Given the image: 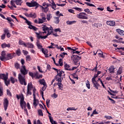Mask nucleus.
Returning <instances> with one entry per match:
<instances>
[{"label":"nucleus","instance_id":"5701e85b","mask_svg":"<svg viewBox=\"0 0 124 124\" xmlns=\"http://www.w3.org/2000/svg\"><path fill=\"white\" fill-rule=\"evenodd\" d=\"M76 21L75 20H73V21H66V24L67 25H73L74 24H76Z\"/></svg>","mask_w":124,"mask_h":124},{"label":"nucleus","instance_id":"2f4dec72","mask_svg":"<svg viewBox=\"0 0 124 124\" xmlns=\"http://www.w3.org/2000/svg\"><path fill=\"white\" fill-rule=\"evenodd\" d=\"M5 85H6V86H7V87H8V85H10V80H7V79H6L4 80Z\"/></svg>","mask_w":124,"mask_h":124},{"label":"nucleus","instance_id":"e433bc0d","mask_svg":"<svg viewBox=\"0 0 124 124\" xmlns=\"http://www.w3.org/2000/svg\"><path fill=\"white\" fill-rule=\"evenodd\" d=\"M77 108H67V111H76Z\"/></svg>","mask_w":124,"mask_h":124},{"label":"nucleus","instance_id":"c756f323","mask_svg":"<svg viewBox=\"0 0 124 124\" xmlns=\"http://www.w3.org/2000/svg\"><path fill=\"white\" fill-rule=\"evenodd\" d=\"M19 45H22V46H25V47H27V44H26L25 43V42L22 41V40H20L19 41V42H18Z\"/></svg>","mask_w":124,"mask_h":124},{"label":"nucleus","instance_id":"a19ab883","mask_svg":"<svg viewBox=\"0 0 124 124\" xmlns=\"http://www.w3.org/2000/svg\"><path fill=\"white\" fill-rule=\"evenodd\" d=\"M50 34H51V32H47L46 35L42 36V39H46V38L47 37H48V36H49V35H50Z\"/></svg>","mask_w":124,"mask_h":124},{"label":"nucleus","instance_id":"473e14b6","mask_svg":"<svg viewBox=\"0 0 124 124\" xmlns=\"http://www.w3.org/2000/svg\"><path fill=\"white\" fill-rule=\"evenodd\" d=\"M40 7H41L42 10L44 11V12H47V11H48V8H47V7H43L42 6H40Z\"/></svg>","mask_w":124,"mask_h":124},{"label":"nucleus","instance_id":"774afa93","mask_svg":"<svg viewBox=\"0 0 124 124\" xmlns=\"http://www.w3.org/2000/svg\"><path fill=\"white\" fill-rule=\"evenodd\" d=\"M38 70H39V72H40L41 73H43V72L42 70H41V68H40V66H37Z\"/></svg>","mask_w":124,"mask_h":124},{"label":"nucleus","instance_id":"4c0bfd02","mask_svg":"<svg viewBox=\"0 0 124 124\" xmlns=\"http://www.w3.org/2000/svg\"><path fill=\"white\" fill-rule=\"evenodd\" d=\"M26 105V102H20V106L22 108V109H24V107H25V106Z\"/></svg>","mask_w":124,"mask_h":124},{"label":"nucleus","instance_id":"a878e982","mask_svg":"<svg viewBox=\"0 0 124 124\" xmlns=\"http://www.w3.org/2000/svg\"><path fill=\"white\" fill-rule=\"evenodd\" d=\"M123 71V68L120 67L119 68L118 70L117 71V75H121L122 74Z\"/></svg>","mask_w":124,"mask_h":124},{"label":"nucleus","instance_id":"bb28decb","mask_svg":"<svg viewBox=\"0 0 124 124\" xmlns=\"http://www.w3.org/2000/svg\"><path fill=\"white\" fill-rule=\"evenodd\" d=\"M54 21L55 24H59L60 23V18L59 17H54Z\"/></svg>","mask_w":124,"mask_h":124},{"label":"nucleus","instance_id":"7c9ffc66","mask_svg":"<svg viewBox=\"0 0 124 124\" xmlns=\"http://www.w3.org/2000/svg\"><path fill=\"white\" fill-rule=\"evenodd\" d=\"M39 83L40 84H41V85H46V82L45 81V79H44V78H43L41 80H40L39 81Z\"/></svg>","mask_w":124,"mask_h":124},{"label":"nucleus","instance_id":"338daca9","mask_svg":"<svg viewBox=\"0 0 124 124\" xmlns=\"http://www.w3.org/2000/svg\"><path fill=\"white\" fill-rule=\"evenodd\" d=\"M105 118H106L107 120H111L113 119V118L111 116H105Z\"/></svg>","mask_w":124,"mask_h":124},{"label":"nucleus","instance_id":"37998d69","mask_svg":"<svg viewBox=\"0 0 124 124\" xmlns=\"http://www.w3.org/2000/svg\"><path fill=\"white\" fill-rule=\"evenodd\" d=\"M26 62H30V61L31 60V56L27 55L26 57Z\"/></svg>","mask_w":124,"mask_h":124},{"label":"nucleus","instance_id":"39448f33","mask_svg":"<svg viewBox=\"0 0 124 124\" xmlns=\"http://www.w3.org/2000/svg\"><path fill=\"white\" fill-rule=\"evenodd\" d=\"M9 104V101H8V99H7L6 98H4L3 99V105L5 111H6V110H7Z\"/></svg>","mask_w":124,"mask_h":124},{"label":"nucleus","instance_id":"4d7b16f0","mask_svg":"<svg viewBox=\"0 0 124 124\" xmlns=\"http://www.w3.org/2000/svg\"><path fill=\"white\" fill-rule=\"evenodd\" d=\"M97 77H98V76L97 74L94 75V76L93 77V78L92 79V81H96L95 80V78H97Z\"/></svg>","mask_w":124,"mask_h":124},{"label":"nucleus","instance_id":"f03ea898","mask_svg":"<svg viewBox=\"0 0 124 124\" xmlns=\"http://www.w3.org/2000/svg\"><path fill=\"white\" fill-rule=\"evenodd\" d=\"M18 78L21 85H24V86H27V82H26V81H25V76L21 74H19Z\"/></svg>","mask_w":124,"mask_h":124},{"label":"nucleus","instance_id":"0eeeda50","mask_svg":"<svg viewBox=\"0 0 124 124\" xmlns=\"http://www.w3.org/2000/svg\"><path fill=\"white\" fill-rule=\"evenodd\" d=\"M22 67V68L20 69L21 74L25 76L28 74V71L26 69V67L25 66L23 65Z\"/></svg>","mask_w":124,"mask_h":124},{"label":"nucleus","instance_id":"c9c22d12","mask_svg":"<svg viewBox=\"0 0 124 124\" xmlns=\"http://www.w3.org/2000/svg\"><path fill=\"white\" fill-rule=\"evenodd\" d=\"M51 6H52V9H54V10H56V7H57V5L56 4V3H55V2H54V1H52V2L51 3Z\"/></svg>","mask_w":124,"mask_h":124},{"label":"nucleus","instance_id":"f8f14e48","mask_svg":"<svg viewBox=\"0 0 124 124\" xmlns=\"http://www.w3.org/2000/svg\"><path fill=\"white\" fill-rule=\"evenodd\" d=\"M109 73L111 74H113V73H115V67L113 65L110 66L108 69Z\"/></svg>","mask_w":124,"mask_h":124},{"label":"nucleus","instance_id":"49530a36","mask_svg":"<svg viewBox=\"0 0 124 124\" xmlns=\"http://www.w3.org/2000/svg\"><path fill=\"white\" fill-rule=\"evenodd\" d=\"M85 4H87V5H88L89 6H92L93 7H95V5L91 4L90 3H89L88 2H85Z\"/></svg>","mask_w":124,"mask_h":124},{"label":"nucleus","instance_id":"b1692460","mask_svg":"<svg viewBox=\"0 0 124 124\" xmlns=\"http://www.w3.org/2000/svg\"><path fill=\"white\" fill-rule=\"evenodd\" d=\"M48 118L49 119V121H50V123L52 124H57V123L55 122V121L53 120V117H52V116L49 115Z\"/></svg>","mask_w":124,"mask_h":124},{"label":"nucleus","instance_id":"f257e3e1","mask_svg":"<svg viewBox=\"0 0 124 124\" xmlns=\"http://www.w3.org/2000/svg\"><path fill=\"white\" fill-rule=\"evenodd\" d=\"M72 60L74 62V63L75 65H78V62L81 60V57L78 56V55H73L71 56Z\"/></svg>","mask_w":124,"mask_h":124},{"label":"nucleus","instance_id":"4468645a","mask_svg":"<svg viewBox=\"0 0 124 124\" xmlns=\"http://www.w3.org/2000/svg\"><path fill=\"white\" fill-rule=\"evenodd\" d=\"M27 48H30L31 49H33L34 48V46L31 43H27L26 46Z\"/></svg>","mask_w":124,"mask_h":124},{"label":"nucleus","instance_id":"603ef678","mask_svg":"<svg viewBox=\"0 0 124 124\" xmlns=\"http://www.w3.org/2000/svg\"><path fill=\"white\" fill-rule=\"evenodd\" d=\"M7 94L9 96H12V94H11V92H10V91L8 89L7 90Z\"/></svg>","mask_w":124,"mask_h":124},{"label":"nucleus","instance_id":"a18cd8bd","mask_svg":"<svg viewBox=\"0 0 124 124\" xmlns=\"http://www.w3.org/2000/svg\"><path fill=\"white\" fill-rule=\"evenodd\" d=\"M86 84L87 88H88V89L90 90V89H91V84H90V82L89 81V80H87V82Z\"/></svg>","mask_w":124,"mask_h":124},{"label":"nucleus","instance_id":"412c9836","mask_svg":"<svg viewBox=\"0 0 124 124\" xmlns=\"http://www.w3.org/2000/svg\"><path fill=\"white\" fill-rule=\"evenodd\" d=\"M116 31L120 35H124V31L121 29H116Z\"/></svg>","mask_w":124,"mask_h":124},{"label":"nucleus","instance_id":"6e6d98bb","mask_svg":"<svg viewBox=\"0 0 124 124\" xmlns=\"http://www.w3.org/2000/svg\"><path fill=\"white\" fill-rule=\"evenodd\" d=\"M6 20H7V21H9V22H14L13 19H12V18H11V17H8L6 18Z\"/></svg>","mask_w":124,"mask_h":124},{"label":"nucleus","instance_id":"79ce46f5","mask_svg":"<svg viewBox=\"0 0 124 124\" xmlns=\"http://www.w3.org/2000/svg\"><path fill=\"white\" fill-rule=\"evenodd\" d=\"M16 54L17 56H21V50L20 49V48H18L16 50Z\"/></svg>","mask_w":124,"mask_h":124},{"label":"nucleus","instance_id":"2eb2a0df","mask_svg":"<svg viewBox=\"0 0 124 124\" xmlns=\"http://www.w3.org/2000/svg\"><path fill=\"white\" fill-rule=\"evenodd\" d=\"M36 77L37 79H39L40 78H42V75H39L38 72H36L34 73V78Z\"/></svg>","mask_w":124,"mask_h":124},{"label":"nucleus","instance_id":"a211bd4d","mask_svg":"<svg viewBox=\"0 0 124 124\" xmlns=\"http://www.w3.org/2000/svg\"><path fill=\"white\" fill-rule=\"evenodd\" d=\"M13 59V55L11 53H9L7 55V57H6V61H8V60H12Z\"/></svg>","mask_w":124,"mask_h":124},{"label":"nucleus","instance_id":"72a5a7b5","mask_svg":"<svg viewBox=\"0 0 124 124\" xmlns=\"http://www.w3.org/2000/svg\"><path fill=\"white\" fill-rule=\"evenodd\" d=\"M30 17H31V18H34H34H36V14H35V13H30Z\"/></svg>","mask_w":124,"mask_h":124},{"label":"nucleus","instance_id":"13d9d810","mask_svg":"<svg viewBox=\"0 0 124 124\" xmlns=\"http://www.w3.org/2000/svg\"><path fill=\"white\" fill-rule=\"evenodd\" d=\"M24 95H23V94H21V95H20V102H24Z\"/></svg>","mask_w":124,"mask_h":124},{"label":"nucleus","instance_id":"ea45409f","mask_svg":"<svg viewBox=\"0 0 124 124\" xmlns=\"http://www.w3.org/2000/svg\"><path fill=\"white\" fill-rule=\"evenodd\" d=\"M15 67L16 68V69H20V64H19L18 62H16L15 63Z\"/></svg>","mask_w":124,"mask_h":124},{"label":"nucleus","instance_id":"cd10ccee","mask_svg":"<svg viewBox=\"0 0 124 124\" xmlns=\"http://www.w3.org/2000/svg\"><path fill=\"white\" fill-rule=\"evenodd\" d=\"M32 88H33V86H32L31 82L29 83L27 86V90H31Z\"/></svg>","mask_w":124,"mask_h":124},{"label":"nucleus","instance_id":"1a4fd4ad","mask_svg":"<svg viewBox=\"0 0 124 124\" xmlns=\"http://www.w3.org/2000/svg\"><path fill=\"white\" fill-rule=\"evenodd\" d=\"M77 17L79 18V19H85L86 20H88V16H83L82 13H80L78 15H77Z\"/></svg>","mask_w":124,"mask_h":124},{"label":"nucleus","instance_id":"f704fd0d","mask_svg":"<svg viewBox=\"0 0 124 124\" xmlns=\"http://www.w3.org/2000/svg\"><path fill=\"white\" fill-rule=\"evenodd\" d=\"M94 26L96 28H101L102 27V24L99 23H94Z\"/></svg>","mask_w":124,"mask_h":124},{"label":"nucleus","instance_id":"5fc2aeb1","mask_svg":"<svg viewBox=\"0 0 124 124\" xmlns=\"http://www.w3.org/2000/svg\"><path fill=\"white\" fill-rule=\"evenodd\" d=\"M38 24H43L44 21L41 18H38Z\"/></svg>","mask_w":124,"mask_h":124},{"label":"nucleus","instance_id":"c03bdc74","mask_svg":"<svg viewBox=\"0 0 124 124\" xmlns=\"http://www.w3.org/2000/svg\"><path fill=\"white\" fill-rule=\"evenodd\" d=\"M4 34L6 35V34H7L8 33H9L10 32L9 31V30H8V29L6 28V29H5L4 30Z\"/></svg>","mask_w":124,"mask_h":124},{"label":"nucleus","instance_id":"6ab92c4d","mask_svg":"<svg viewBox=\"0 0 124 124\" xmlns=\"http://www.w3.org/2000/svg\"><path fill=\"white\" fill-rule=\"evenodd\" d=\"M36 46L39 49H42V47H43L40 44V42H39V40H37Z\"/></svg>","mask_w":124,"mask_h":124},{"label":"nucleus","instance_id":"58836bf2","mask_svg":"<svg viewBox=\"0 0 124 124\" xmlns=\"http://www.w3.org/2000/svg\"><path fill=\"white\" fill-rule=\"evenodd\" d=\"M2 95H3V88L0 86V96H2Z\"/></svg>","mask_w":124,"mask_h":124},{"label":"nucleus","instance_id":"393cba45","mask_svg":"<svg viewBox=\"0 0 124 124\" xmlns=\"http://www.w3.org/2000/svg\"><path fill=\"white\" fill-rule=\"evenodd\" d=\"M57 85L59 87V90H61L62 91V89H63V85H62V82H58L57 83Z\"/></svg>","mask_w":124,"mask_h":124},{"label":"nucleus","instance_id":"864d4df0","mask_svg":"<svg viewBox=\"0 0 124 124\" xmlns=\"http://www.w3.org/2000/svg\"><path fill=\"white\" fill-rule=\"evenodd\" d=\"M25 23H26V24H27V25H28V26H31V21L28 20V19H26V20H25Z\"/></svg>","mask_w":124,"mask_h":124},{"label":"nucleus","instance_id":"423d86ee","mask_svg":"<svg viewBox=\"0 0 124 124\" xmlns=\"http://www.w3.org/2000/svg\"><path fill=\"white\" fill-rule=\"evenodd\" d=\"M38 3L36 1H31V2H26V5L29 7H34V6H36Z\"/></svg>","mask_w":124,"mask_h":124},{"label":"nucleus","instance_id":"680f3d73","mask_svg":"<svg viewBox=\"0 0 124 124\" xmlns=\"http://www.w3.org/2000/svg\"><path fill=\"white\" fill-rule=\"evenodd\" d=\"M73 54H78V55H79V54L80 53V51L76 50L74 49H73Z\"/></svg>","mask_w":124,"mask_h":124},{"label":"nucleus","instance_id":"0e129e2a","mask_svg":"<svg viewBox=\"0 0 124 124\" xmlns=\"http://www.w3.org/2000/svg\"><path fill=\"white\" fill-rule=\"evenodd\" d=\"M51 97H54V98H57V97H58V94H56V93H54L53 94L51 95Z\"/></svg>","mask_w":124,"mask_h":124},{"label":"nucleus","instance_id":"bf43d9fd","mask_svg":"<svg viewBox=\"0 0 124 124\" xmlns=\"http://www.w3.org/2000/svg\"><path fill=\"white\" fill-rule=\"evenodd\" d=\"M74 9H75V10L79 11V12H81L82 11V9L78 7L74 8Z\"/></svg>","mask_w":124,"mask_h":124},{"label":"nucleus","instance_id":"de8ad7c7","mask_svg":"<svg viewBox=\"0 0 124 124\" xmlns=\"http://www.w3.org/2000/svg\"><path fill=\"white\" fill-rule=\"evenodd\" d=\"M85 12H86L87 13H89V14H92L93 13L90 11V9H85L84 10Z\"/></svg>","mask_w":124,"mask_h":124},{"label":"nucleus","instance_id":"7ed1b4c3","mask_svg":"<svg viewBox=\"0 0 124 124\" xmlns=\"http://www.w3.org/2000/svg\"><path fill=\"white\" fill-rule=\"evenodd\" d=\"M53 69H54V70H55V71L57 72V74L56 75L58 76L64 77V76H65V74H64V71H62V70L58 69L55 68H53Z\"/></svg>","mask_w":124,"mask_h":124},{"label":"nucleus","instance_id":"9b49d317","mask_svg":"<svg viewBox=\"0 0 124 124\" xmlns=\"http://www.w3.org/2000/svg\"><path fill=\"white\" fill-rule=\"evenodd\" d=\"M92 83L95 89L98 90V87H100V85L99 84V83H98V82H97L96 80H92Z\"/></svg>","mask_w":124,"mask_h":124},{"label":"nucleus","instance_id":"e2e57ef3","mask_svg":"<svg viewBox=\"0 0 124 124\" xmlns=\"http://www.w3.org/2000/svg\"><path fill=\"white\" fill-rule=\"evenodd\" d=\"M29 75L30 76H31L32 78H34V73L32 72H29Z\"/></svg>","mask_w":124,"mask_h":124},{"label":"nucleus","instance_id":"9d476101","mask_svg":"<svg viewBox=\"0 0 124 124\" xmlns=\"http://www.w3.org/2000/svg\"><path fill=\"white\" fill-rule=\"evenodd\" d=\"M6 54L5 53V51H2L1 53V56H0V60L2 62H3L4 60L6 59V57L5 56Z\"/></svg>","mask_w":124,"mask_h":124},{"label":"nucleus","instance_id":"8fccbe9b","mask_svg":"<svg viewBox=\"0 0 124 124\" xmlns=\"http://www.w3.org/2000/svg\"><path fill=\"white\" fill-rule=\"evenodd\" d=\"M38 113L39 116H43V112H42V110L41 109H38Z\"/></svg>","mask_w":124,"mask_h":124},{"label":"nucleus","instance_id":"09e8293b","mask_svg":"<svg viewBox=\"0 0 124 124\" xmlns=\"http://www.w3.org/2000/svg\"><path fill=\"white\" fill-rule=\"evenodd\" d=\"M16 5H22V3H21V0H16Z\"/></svg>","mask_w":124,"mask_h":124},{"label":"nucleus","instance_id":"aec40b11","mask_svg":"<svg viewBox=\"0 0 124 124\" xmlns=\"http://www.w3.org/2000/svg\"><path fill=\"white\" fill-rule=\"evenodd\" d=\"M6 47H8V48H10V44H6V43H4L1 45V47L2 49H4V48H6Z\"/></svg>","mask_w":124,"mask_h":124},{"label":"nucleus","instance_id":"ddd939ff","mask_svg":"<svg viewBox=\"0 0 124 124\" xmlns=\"http://www.w3.org/2000/svg\"><path fill=\"white\" fill-rule=\"evenodd\" d=\"M107 24L110 27H114L116 25V23L114 21H107Z\"/></svg>","mask_w":124,"mask_h":124},{"label":"nucleus","instance_id":"3c124183","mask_svg":"<svg viewBox=\"0 0 124 124\" xmlns=\"http://www.w3.org/2000/svg\"><path fill=\"white\" fill-rule=\"evenodd\" d=\"M46 88H47V84H44L43 87L42 88V90L43 91V92H44L45 90H46Z\"/></svg>","mask_w":124,"mask_h":124},{"label":"nucleus","instance_id":"4be33fe9","mask_svg":"<svg viewBox=\"0 0 124 124\" xmlns=\"http://www.w3.org/2000/svg\"><path fill=\"white\" fill-rule=\"evenodd\" d=\"M64 68L66 70H69V71H71V68H70V66L69 64H67V63H65Z\"/></svg>","mask_w":124,"mask_h":124},{"label":"nucleus","instance_id":"052dcab7","mask_svg":"<svg viewBox=\"0 0 124 124\" xmlns=\"http://www.w3.org/2000/svg\"><path fill=\"white\" fill-rule=\"evenodd\" d=\"M22 53L24 54V56H26V55H28V54H29V52L25 50H22Z\"/></svg>","mask_w":124,"mask_h":124},{"label":"nucleus","instance_id":"f3484780","mask_svg":"<svg viewBox=\"0 0 124 124\" xmlns=\"http://www.w3.org/2000/svg\"><path fill=\"white\" fill-rule=\"evenodd\" d=\"M42 53L45 55L46 58H48L49 56H48V50L47 49H44V48H42Z\"/></svg>","mask_w":124,"mask_h":124},{"label":"nucleus","instance_id":"69168bd1","mask_svg":"<svg viewBox=\"0 0 124 124\" xmlns=\"http://www.w3.org/2000/svg\"><path fill=\"white\" fill-rule=\"evenodd\" d=\"M11 81L12 84H14L15 83V78L13 77H11Z\"/></svg>","mask_w":124,"mask_h":124},{"label":"nucleus","instance_id":"20e7f679","mask_svg":"<svg viewBox=\"0 0 124 124\" xmlns=\"http://www.w3.org/2000/svg\"><path fill=\"white\" fill-rule=\"evenodd\" d=\"M42 29L44 31H47V32H50V34L53 33V28H52V26L47 27L46 25H43Z\"/></svg>","mask_w":124,"mask_h":124},{"label":"nucleus","instance_id":"dca6fc26","mask_svg":"<svg viewBox=\"0 0 124 124\" xmlns=\"http://www.w3.org/2000/svg\"><path fill=\"white\" fill-rule=\"evenodd\" d=\"M56 66H62L63 64L62 63V59L60 58L59 60V63H55Z\"/></svg>","mask_w":124,"mask_h":124},{"label":"nucleus","instance_id":"6e6552de","mask_svg":"<svg viewBox=\"0 0 124 124\" xmlns=\"http://www.w3.org/2000/svg\"><path fill=\"white\" fill-rule=\"evenodd\" d=\"M55 78L56 79V81L57 82H58V83H62V80H63V78L62 76L56 75L55 76Z\"/></svg>","mask_w":124,"mask_h":124},{"label":"nucleus","instance_id":"c85d7f7f","mask_svg":"<svg viewBox=\"0 0 124 124\" xmlns=\"http://www.w3.org/2000/svg\"><path fill=\"white\" fill-rule=\"evenodd\" d=\"M37 101H38L36 99V97H35V96L33 97V105L35 107L37 106Z\"/></svg>","mask_w":124,"mask_h":124}]
</instances>
